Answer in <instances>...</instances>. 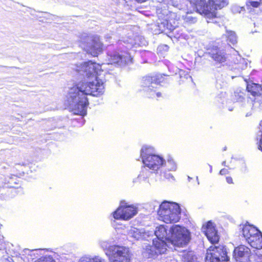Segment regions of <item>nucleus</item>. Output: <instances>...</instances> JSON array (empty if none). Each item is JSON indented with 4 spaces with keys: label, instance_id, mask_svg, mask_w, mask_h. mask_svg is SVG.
<instances>
[{
    "label": "nucleus",
    "instance_id": "obj_10",
    "mask_svg": "<svg viewBox=\"0 0 262 262\" xmlns=\"http://www.w3.org/2000/svg\"><path fill=\"white\" fill-rule=\"evenodd\" d=\"M142 81L145 86L148 88V92L150 98L154 97V93H156V96L158 98L162 96V93L160 92H156V91L154 90V88H157L154 86V84L159 85L164 81V77L162 74L146 76L143 77Z\"/></svg>",
    "mask_w": 262,
    "mask_h": 262
},
{
    "label": "nucleus",
    "instance_id": "obj_4",
    "mask_svg": "<svg viewBox=\"0 0 262 262\" xmlns=\"http://www.w3.org/2000/svg\"><path fill=\"white\" fill-rule=\"evenodd\" d=\"M169 232L170 235L166 240L174 246L183 247L187 245L191 239L189 230L180 225H172L170 228Z\"/></svg>",
    "mask_w": 262,
    "mask_h": 262
},
{
    "label": "nucleus",
    "instance_id": "obj_23",
    "mask_svg": "<svg viewBox=\"0 0 262 262\" xmlns=\"http://www.w3.org/2000/svg\"><path fill=\"white\" fill-rule=\"evenodd\" d=\"M179 76L180 78V80H179L180 83L184 82L188 78H190V76L189 75V74L188 73H186L183 70H180L179 71Z\"/></svg>",
    "mask_w": 262,
    "mask_h": 262
},
{
    "label": "nucleus",
    "instance_id": "obj_16",
    "mask_svg": "<svg viewBox=\"0 0 262 262\" xmlns=\"http://www.w3.org/2000/svg\"><path fill=\"white\" fill-rule=\"evenodd\" d=\"M167 243L166 240L161 238H156L153 239L152 245L155 248V253L162 254L164 253L167 250Z\"/></svg>",
    "mask_w": 262,
    "mask_h": 262
},
{
    "label": "nucleus",
    "instance_id": "obj_24",
    "mask_svg": "<svg viewBox=\"0 0 262 262\" xmlns=\"http://www.w3.org/2000/svg\"><path fill=\"white\" fill-rule=\"evenodd\" d=\"M259 132L260 133V136L258 142H257V148L258 149L262 152V120L260 121L259 126H258Z\"/></svg>",
    "mask_w": 262,
    "mask_h": 262
},
{
    "label": "nucleus",
    "instance_id": "obj_26",
    "mask_svg": "<svg viewBox=\"0 0 262 262\" xmlns=\"http://www.w3.org/2000/svg\"><path fill=\"white\" fill-rule=\"evenodd\" d=\"M252 258L254 262H262V254L255 253L253 255Z\"/></svg>",
    "mask_w": 262,
    "mask_h": 262
},
{
    "label": "nucleus",
    "instance_id": "obj_27",
    "mask_svg": "<svg viewBox=\"0 0 262 262\" xmlns=\"http://www.w3.org/2000/svg\"><path fill=\"white\" fill-rule=\"evenodd\" d=\"M229 173V170L226 168H223L220 171V174L221 175H226Z\"/></svg>",
    "mask_w": 262,
    "mask_h": 262
},
{
    "label": "nucleus",
    "instance_id": "obj_22",
    "mask_svg": "<svg viewBox=\"0 0 262 262\" xmlns=\"http://www.w3.org/2000/svg\"><path fill=\"white\" fill-rule=\"evenodd\" d=\"M246 4L248 9L257 8L262 5V0H249Z\"/></svg>",
    "mask_w": 262,
    "mask_h": 262
},
{
    "label": "nucleus",
    "instance_id": "obj_5",
    "mask_svg": "<svg viewBox=\"0 0 262 262\" xmlns=\"http://www.w3.org/2000/svg\"><path fill=\"white\" fill-rule=\"evenodd\" d=\"M229 260L226 249L222 245L210 246L205 257L206 262H227Z\"/></svg>",
    "mask_w": 262,
    "mask_h": 262
},
{
    "label": "nucleus",
    "instance_id": "obj_29",
    "mask_svg": "<svg viewBox=\"0 0 262 262\" xmlns=\"http://www.w3.org/2000/svg\"><path fill=\"white\" fill-rule=\"evenodd\" d=\"M226 180L227 182L229 184H233L234 183L233 179H232V177H229V176L227 177L226 178Z\"/></svg>",
    "mask_w": 262,
    "mask_h": 262
},
{
    "label": "nucleus",
    "instance_id": "obj_2",
    "mask_svg": "<svg viewBox=\"0 0 262 262\" xmlns=\"http://www.w3.org/2000/svg\"><path fill=\"white\" fill-rule=\"evenodd\" d=\"M160 220L166 224H174L181 219V210L178 203L164 201L158 210Z\"/></svg>",
    "mask_w": 262,
    "mask_h": 262
},
{
    "label": "nucleus",
    "instance_id": "obj_28",
    "mask_svg": "<svg viewBox=\"0 0 262 262\" xmlns=\"http://www.w3.org/2000/svg\"><path fill=\"white\" fill-rule=\"evenodd\" d=\"M5 242L4 241V237L2 235H0V250L2 249L3 247H4Z\"/></svg>",
    "mask_w": 262,
    "mask_h": 262
},
{
    "label": "nucleus",
    "instance_id": "obj_1",
    "mask_svg": "<svg viewBox=\"0 0 262 262\" xmlns=\"http://www.w3.org/2000/svg\"><path fill=\"white\" fill-rule=\"evenodd\" d=\"M84 80L74 84L68 93L69 98L76 104L74 114L82 116L86 115V107L89 104L88 95L98 97L104 92L103 81L98 78L99 72L102 71L101 66L88 60L81 64Z\"/></svg>",
    "mask_w": 262,
    "mask_h": 262
},
{
    "label": "nucleus",
    "instance_id": "obj_30",
    "mask_svg": "<svg viewBox=\"0 0 262 262\" xmlns=\"http://www.w3.org/2000/svg\"><path fill=\"white\" fill-rule=\"evenodd\" d=\"M135 1H136L137 2H138V3H144L146 1H147V0H135Z\"/></svg>",
    "mask_w": 262,
    "mask_h": 262
},
{
    "label": "nucleus",
    "instance_id": "obj_13",
    "mask_svg": "<svg viewBox=\"0 0 262 262\" xmlns=\"http://www.w3.org/2000/svg\"><path fill=\"white\" fill-rule=\"evenodd\" d=\"M210 57L217 64H222L226 62L228 55L225 50L218 47H213L209 52Z\"/></svg>",
    "mask_w": 262,
    "mask_h": 262
},
{
    "label": "nucleus",
    "instance_id": "obj_6",
    "mask_svg": "<svg viewBox=\"0 0 262 262\" xmlns=\"http://www.w3.org/2000/svg\"><path fill=\"white\" fill-rule=\"evenodd\" d=\"M246 91L253 97L252 100L254 105L262 108V84L254 82V79L249 77L245 79Z\"/></svg>",
    "mask_w": 262,
    "mask_h": 262
},
{
    "label": "nucleus",
    "instance_id": "obj_14",
    "mask_svg": "<svg viewBox=\"0 0 262 262\" xmlns=\"http://www.w3.org/2000/svg\"><path fill=\"white\" fill-rule=\"evenodd\" d=\"M250 249L244 245L235 247L233 251V257L237 261H241L243 259L249 258L251 255Z\"/></svg>",
    "mask_w": 262,
    "mask_h": 262
},
{
    "label": "nucleus",
    "instance_id": "obj_8",
    "mask_svg": "<svg viewBox=\"0 0 262 262\" xmlns=\"http://www.w3.org/2000/svg\"><path fill=\"white\" fill-rule=\"evenodd\" d=\"M112 252L111 262H130L132 253L128 248L119 245L110 247Z\"/></svg>",
    "mask_w": 262,
    "mask_h": 262
},
{
    "label": "nucleus",
    "instance_id": "obj_17",
    "mask_svg": "<svg viewBox=\"0 0 262 262\" xmlns=\"http://www.w3.org/2000/svg\"><path fill=\"white\" fill-rule=\"evenodd\" d=\"M258 229L252 225L246 224L242 228V233L243 237L246 240L249 239L252 236L258 233Z\"/></svg>",
    "mask_w": 262,
    "mask_h": 262
},
{
    "label": "nucleus",
    "instance_id": "obj_21",
    "mask_svg": "<svg viewBox=\"0 0 262 262\" xmlns=\"http://www.w3.org/2000/svg\"><path fill=\"white\" fill-rule=\"evenodd\" d=\"M225 37L228 43L234 45L237 42V37L235 32L233 31H227V34L225 35Z\"/></svg>",
    "mask_w": 262,
    "mask_h": 262
},
{
    "label": "nucleus",
    "instance_id": "obj_15",
    "mask_svg": "<svg viewBox=\"0 0 262 262\" xmlns=\"http://www.w3.org/2000/svg\"><path fill=\"white\" fill-rule=\"evenodd\" d=\"M205 234L208 239L212 244H216L219 242L220 237L217 231L215 229V227L212 226L210 222H208L207 224Z\"/></svg>",
    "mask_w": 262,
    "mask_h": 262
},
{
    "label": "nucleus",
    "instance_id": "obj_19",
    "mask_svg": "<svg viewBox=\"0 0 262 262\" xmlns=\"http://www.w3.org/2000/svg\"><path fill=\"white\" fill-rule=\"evenodd\" d=\"M20 181L18 177L15 175L11 176L7 180L5 184L7 185L6 186L9 188H14L18 189L21 188Z\"/></svg>",
    "mask_w": 262,
    "mask_h": 262
},
{
    "label": "nucleus",
    "instance_id": "obj_31",
    "mask_svg": "<svg viewBox=\"0 0 262 262\" xmlns=\"http://www.w3.org/2000/svg\"><path fill=\"white\" fill-rule=\"evenodd\" d=\"M226 147L224 148V150H226Z\"/></svg>",
    "mask_w": 262,
    "mask_h": 262
},
{
    "label": "nucleus",
    "instance_id": "obj_12",
    "mask_svg": "<svg viewBox=\"0 0 262 262\" xmlns=\"http://www.w3.org/2000/svg\"><path fill=\"white\" fill-rule=\"evenodd\" d=\"M103 44L101 41L100 37L94 35L91 37V42L88 46L87 52L93 57H97L102 53Z\"/></svg>",
    "mask_w": 262,
    "mask_h": 262
},
{
    "label": "nucleus",
    "instance_id": "obj_20",
    "mask_svg": "<svg viewBox=\"0 0 262 262\" xmlns=\"http://www.w3.org/2000/svg\"><path fill=\"white\" fill-rule=\"evenodd\" d=\"M167 230L166 227L163 225H161L157 227L155 231V234L156 236V238L165 239L166 240L167 236Z\"/></svg>",
    "mask_w": 262,
    "mask_h": 262
},
{
    "label": "nucleus",
    "instance_id": "obj_11",
    "mask_svg": "<svg viewBox=\"0 0 262 262\" xmlns=\"http://www.w3.org/2000/svg\"><path fill=\"white\" fill-rule=\"evenodd\" d=\"M143 152L142 150V162L149 169L157 171L163 165L164 160L162 157L155 154H143Z\"/></svg>",
    "mask_w": 262,
    "mask_h": 262
},
{
    "label": "nucleus",
    "instance_id": "obj_25",
    "mask_svg": "<svg viewBox=\"0 0 262 262\" xmlns=\"http://www.w3.org/2000/svg\"><path fill=\"white\" fill-rule=\"evenodd\" d=\"M36 262H55L52 256H45L39 258Z\"/></svg>",
    "mask_w": 262,
    "mask_h": 262
},
{
    "label": "nucleus",
    "instance_id": "obj_18",
    "mask_svg": "<svg viewBox=\"0 0 262 262\" xmlns=\"http://www.w3.org/2000/svg\"><path fill=\"white\" fill-rule=\"evenodd\" d=\"M250 246L256 249H262V233L258 230V233L247 241Z\"/></svg>",
    "mask_w": 262,
    "mask_h": 262
},
{
    "label": "nucleus",
    "instance_id": "obj_9",
    "mask_svg": "<svg viewBox=\"0 0 262 262\" xmlns=\"http://www.w3.org/2000/svg\"><path fill=\"white\" fill-rule=\"evenodd\" d=\"M137 213V208L133 205H121L112 213L113 217L117 220L127 221Z\"/></svg>",
    "mask_w": 262,
    "mask_h": 262
},
{
    "label": "nucleus",
    "instance_id": "obj_7",
    "mask_svg": "<svg viewBox=\"0 0 262 262\" xmlns=\"http://www.w3.org/2000/svg\"><path fill=\"white\" fill-rule=\"evenodd\" d=\"M159 20L156 25L159 33H171L179 26V19L174 14L159 18Z\"/></svg>",
    "mask_w": 262,
    "mask_h": 262
},
{
    "label": "nucleus",
    "instance_id": "obj_3",
    "mask_svg": "<svg viewBox=\"0 0 262 262\" xmlns=\"http://www.w3.org/2000/svg\"><path fill=\"white\" fill-rule=\"evenodd\" d=\"M188 1L194 6L198 13L210 19L216 17V10L226 5L225 0H208V4L206 0Z\"/></svg>",
    "mask_w": 262,
    "mask_h": 262
}]
</instances>
